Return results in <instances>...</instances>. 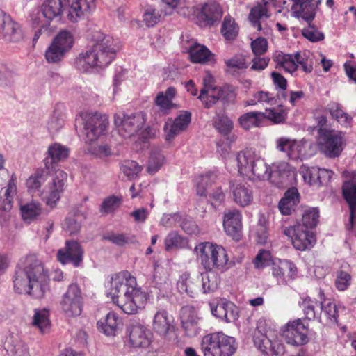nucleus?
I'll return each instance as SVG.
<instances>
[{
    "label": "nucleus",
    "mask_w": 356,
    "mask_h": 356,
    "mask_svg": "<svg viewBox=\"0 0 356 356\" xmlns=\"http://www.w3.org/2000/svg\"><path fill=\"white\" fill-rule=\"evenodd\" d=\"M299 202V194L296 188L286 191L284 196L279 202V209L283 215H289Z\"/></svg>",
    "instance_id": "c9c22d12"
},
{
    "label": "nucleus",
    "mask_w": 356,
    "mask_h": 356,
    "mask_svg": "<svg viewBox=\"0 0 356 356\" xmlns=\"http://www.w3.org/2000/svg\"><path fill=\"white\" fill-rule=\"evenodd\" d=\"M264 117V113L250 111L241 115L238 119V122L243 129L248 131L261 127Z\"/></svg>",
    "instance_id": "f704fd0d"
},
{
    "label": "nucleus",
    "mask_w": 356,
    "mask_h": 356,
    "mask_svg": "<svg viewBox=\"0 0 356 356\" xmlns=\"http://www.w3.org/2000/svg\"><path fill=\"white\" fill-rule=\"evenodd\" d=\"M342 193L350 212L356 211V181L353 179L346 181L342 186Z\"/></svg>",
    "instance_id": "a18cd8bd"
},
{
    "label": "nucleus",
    "mask_w": 356,
    "mask_h": 356,
    "mask_svg": "<svg viewBox=\"0 0 356 356\" xmlns=\"http://www.w3.org/2000/svg\"><path fill=\"white\" fill-rule=\"evenodd\" d=\"M106 294L127 314H135L143 310L148 300L147 293L138 286L136 277L128 271L112 275Z\"/></svg>",
    "instance_id": "f257e3e1"
},
{
    "label": "nucleus",
    "mask_w": 356,
    "mask_h": 356,
    "mask_svg": "<svg viewBox=\"0 0 356 356\" xmlns=\"http://www.w3.org/2000/svg\"><path fill=\"white\" fill-rule=\"evenodd\" d=\"M172 318L164 309L158 310L154 316L152 322L153 330L161 336L166 334L173 330Z\"/></svg>",
    "instance_id": "7c9ffc66"
},
{
    "label": "nucleus",
    "mask_w": 356,
    "mask_h": 356,
    "mask_svg": "<svg viewBox=\"0 0 356 356\" xmlns=\"http://www.w3.org/2000/svg\"><path fill=\"white\" fill-rule=\"evenodd\" d=\"M296 63L300 65L302 70L306 73H310L313 70V58L309 51L296 52Z\"/></svg>",
    "instance_id": "680f3d73"
},
{
    "label": "nucleus",
    "mask_w": 356,
    "mask_h": 356,
    "mask_svg": "<svg viewBox=\"0 0 356 356\" xmlns=\"http://www.w3.org/2000/svg\"><path fill=\"white\" fill-rule=\"evenodd\" d=\"M282 336L288 344L296 346L306 344L309 341L307 327L300 319L288 323L282 331Z\"/></svg>",
    "instance_id": "f3484780"
},
{
    "label": "nucleus",
    "mask_w": 356,
    "mask_h": 356,
    "mask_svg": "<svg viewBox=\"0 0 356 356\" xmlns=\"http://www.w3.org/2000/svg\"><path fill=\"white\" fill-rule=\"evenodd\" d=\"M318 145L320 150L328 158L338 157L342 150L343 137L334 130L319 129Z\"/></svg>",
    "instance_id": "9b49d317"
},
{
    "label": "nucleus",
    "mask_w": 356,
    "mask_h": 356,
    "mask_svg": "<svg viewBox=\"0 0 356 356\" xmlns=\"http://www.w3.org/2000/svg\"><path fill=\"white\" fill-rule=\"evenodd\" d=\"M261 1V2L257 3V4L251 9L249 15V19L252 25L257 29V31L262 29L260 20L264 17L268 18L270 17L266 8L268 1L266 0Z\"/></svg>",
    "instance_id": "e433bc0d"
},
{
    "label": "nucleus",
    "mask_w": 356,
    "mask_h": 356,
    "mask_svg": "<svg viewBox=\"0 0 356 356\" xmlns=\"http://www.w3.org/2000/svg\"><path fill=\"white\" fill-rule=\"evenodd\" d=\"M83 251L81 245L75 241H67L65 247L58 250V260L63 264L72 263L78 267L83 260Z\"/></svg>",
    "instance_id": "412c9836"
},
{
    "label": "nucleus",
    "mask_w": 356,
    "mask_h": 356,
    "mask_svg": "<svg viewBox=\"0 0 356 356\" xmlns=\"http://www.w3.org/2000/svg\"><path fill=\"white\" fill-rule=\"evenodd\" d=\"M106 239L119 246H122L128 243H133L136 241L134 236L118 233L109 234L106 237Z\"/></svg>",
    "instance_id": "774afa93"
},
{
    "label": "nucleus",
    "mask_w": 356,
    "mask_h": 356,
    "mask_svg": "<svg viewBox=\"0 0 356 356\" xmlns=\"http://www.w3.org/2000/svg\"><path fill=\"white\" fill-rule=\"evenodd\" d=\"M49 275L42 263L35 254L22 258L13 277L14 291L42 298L49 290Z\"/></svg>",
    "instance_id": "f03ea898"
},
{
    "label": "nucleus",
    "mask_w": 356,
    "mask_h": 356,
    "mask_svg": "<svg viewBox=\"0 0 356 356\" xmlns=\"http://www.w3.org/2000/svg\"><path fill=\"white\" fill-rule=\"evenodd\" d=\"M200 349L204 356H232L237 343L232 337L222 332H213L202 337Z\"/></svg>",
    "instance_id": "6e6552de"
},
{
    "label": "nucleus",
    "mask_w": 356,
    "mask_h": 356,
    "mask_svg": "<svg viewBox=\"0 0 356 356\" xmlns=\"http://www.w3.org/2000/svg\"><path fill=\"white\" fill-rule=\"evenodd\" d=\"M6 356H29V347L17 333H10L3 341Z\"/></svg>",
    "instance_id": "5701e85b"
},
{
    "label": "nucleus",
    "mask_w": 356,
    "mask_h": 356,
    "mask_svg": "<svg viewBox=\"0 0 356 356\" xmlns=\"http://www.w3.org/2000/svg\"><path fill=\"white\" fill-rule=\"evenodd\" d=\"M47 179V173L42 169L37 170L32 174L26 180V187L28 190L34 193L39 191L42 184L44 183Z\"/></svg>",
    "instance_id": "3c124183"
},
{
    "label": "nucleus",
    "mask_w": 356,
    "mask_h": 356,
    "mask_svg": "<svg viewBox=\"0 0 356 356\" xmlns=\"http://www.w3.org/2000/svg\"><path fill=\"white\" fill-rule=\"evenodd\" d=\"M264 114V118H267L277 124L284 122L286 116V113L281 106L277 108H268Z\"/></svg>",
    "instance_id": "338daca9"
},
{
    "label": "nucleus",
    "mask_w": 356,
    "mask_h": 356,
    "mask_svg": "<svg viewBox=\"0 0 356 356\" xmlns=\"http://www.w3.org/2000/svg\"><path fill=\"white\" fill-rule=\"evenodd\" d=\"M31 19L33 26L35 28L38 27V29L35 31L33 38V42H35L43 33L49 30L50 23L47 21H44L40 17V13L39 12L33 13L31 15Z\"/></svg>",
    "instance_id": "864d4df0"
},
{
    "label": "nucleus",
    "mask_w": 356,
    "mask_h": 356,
    "mask_svg": "<svg viewBox=\"0 0 356 356\" xmlns=\"http://www.w3.org/2000/svg\"><path fill=\"white\" fill-rule=\"evenodd\" d=\"M119 49L113 37L99 34L94 45L76 58V67L83 72L94 68L105 67L113 60Z\"/></svg>",
    "instance_id": "7ed1b4c3"
},
{
    "label": "nucleus",
    "mask_w": 356,
    "mask_h": 356,
    "mask_svg": "<svg viewBox=\"0 0 356 356\" xmlns=\"http://www.w3.org/2000/svg\"><path fill=\"white\" fill-rule=\"evenodd\" d=\"M293 4L292 10L298 17L305 20L309 26L302 31V35L312 42H318L324 39V34L318 31L316 28L310 24L316 15L318 6L321 4V0H292Z\"/></svg>",
    "instance_id": "1a4fd4ad"
},
{
    "label": "nucleus",
    "mask_w": 356,
    "mask_h": 356,
    "mask_svg": "<svg viewBox=\"0 0 356 356\" xmlns=\"http://www.w3.org/2000/svg\"><path fill=\"white\" fill-rule=\"evenodd\" d=\"M297 273L296 266L289 260L279 259L273 262L272 275L278 284H286L296 278Z\"/></svg>",
    "instance_id": "aec40b11"
},
{
    "label": "nucleus",
    "mask_w": 356,
    "mask_h": 356,
    "mask_svg": "<svg viewBox=\"0 0 356 356\" xmlns=\"http://www.w3.org/2000/svg\"><path fill=\"white\" fill-rule=\"evenodd\" d=\"M24 38L21 25L0 9V39L6 43H17Z\"/></svg>",
    "instance_id": "dca6fc26"
},
{
    "label": "nucleus",
    "mask_w": 356,
    "mask_h": 356,
    "mask_svg": "<svg viewBox=\"0 0 356 356\" xmlns=\"http://www.w3.org/2000/svg\"><path fill=\"white\" fill-rule=\"evenodd\" d=\"M121 325V320L113 312H109L104 319L97 322L99 331L107 336H115Z\"/></svg>",
    "instance_id": "72a5a7b5"
},
{
    "label": "nucleus",
    "mask_w": 356,
    "mask_h": 356,
    "mask_svg": "<svg viewBox=\"0 0 356 356\" xmlns=\"http://www.w3.org/2000/svg\"><path fill=\"white\" fill-rule=\"evenodd\" d=\"M307 142L280 137L276 140V149L291 160L302 159L306 156Z\"/></svg>",
    "instance_id": "a211bd4d"
},
{
    "label": "nucleus",
    "mask_w": 356,
    "mask_h": 356,
    "mask_svg": "<svg viewBox=\"0 0 356 356\" xmlns=\"http://www.w3.org/2000/svg\"><path fill=\"white\" fill-rule=\"evenodd\" d=\"M64 124V118L62 112L55 109L49 118L47 127L50 132H56L60 130Z\"/></svg>",
    "instance_id": "0e129e2a"
},
{
    "label": "nucleus",
    "mask_w": 356,
    "mask_h": 356,
    "mask_svg": "<svg viewBox=\"0 0 356 356\" xmlns=\"http://www.w3.org/2000/svg\"><path fill=\"white\" fill-rule=\"evenodd\" d=\"M72 33L67 30H61L53 39L52 43L67 53L74 44Z\"/></svg>",
    "instance_id": "37998d69"
},
{
    "label": "nucleus",
    "mask_w": 356,
    "mask_h": 356,
    "mask_svg": "<svg viewBox=\"0 0 356 356\" xmlns=\"http://www.w3.org/2000/svg\"><path fill=\"white\" fill-rule=\"evenodd\" d=\"M129 343L134 348H145L149 345L150 332L140 324H132L127 328Z\"/></svg>",
    "instance_id": "393cba45"
},
{
    "label": "nucleus",
    "mask_w": 356,
    "mask_h": 356,
    "mask_svg": "<svg viewBox=\"0 0 356 356\" xmlns=\"http://www.w3.org/2000/svg\"><path fill=\"white\" fill-rule=\"evenodd\" d=\"M200 277H192L187 273H183L179 277L177 283V287L181 293H186L190 297H194L200 290L199 284Z\"/></svg>",
    "instance_id": "2f4dec72"
},
{
    "label": "nucleus",
    "mask_w": 356,
    "mask_h": 356,
    "mask_svg": "<svg viewBox=\"0 0 356 356\" xmlns=\"http://www.w3.org/2000/svg\"><path fill=\"white\" fill-rule=\"evenodd\" d=\"M273 60L277 66L282 67L289 73H293L298 69L296 54H289L282 51L276 52L273 56Z\"/></svg>",
    "instance_id": "4c0bfd02"
},
{
    "label": "nucleus",
    "mask_w": 356,
    "mask_h": 356,
    "mask_svg": "<svg viewBox=\"0 0 356 356\" xmlns=\"http://www.w3.org/2000/svg\"><path fill=\"white\" fill-rule=\"evenodd\" d=\"M202 284L201 290L204 293L216 291L220 284L219 277L212 271L202 273L200 275Z\"/></svg>",
    "instance_id": "a19ab883"
},
{
    "label": "nucleus",
    "mask_w": 356,
    "mask_h": 356,
    "mask_svg": "<svg viewBox=\"0 0 356 356\" xmlns=\"http://www.w3.org/2000/svg\"><path fill=\"white\" fill-rule=\"evenodd\" d=\"M227 88L218 89L217 90H210L204 92V97L202 98V92H200L198 98L202 102L205 108H209L212 107L220 97H224L223 93L227 91Z\"/></svg>",
    "instance_id": "6e6d98bb"
},
{
    "label": "nucleus",
    "mask_w": 356,
    "mask_h": 356,
    "mask_svg": "<svg viewBox=\"0 0 356 356\" xmlns=\"http://www.w3.org/2000/svg\"><path fill=\"white\" fill-rule=\"evenodd\" d=\"M67 175L63 170L58 169L50 182L45 186L42 193V197L46 204L54 207L60 199L66 186Z\"/></svg>",
    "instance_id": "2eb2a0df"
},
{
    "label": "nucleus",
    "mask_w": 356,
    "mask_h": 356,
    "mask_svg": "<svg viewBox=\"0 0 356 356\" xmlns=\"http://www.w3.org/2000/svg\"><path fill=\"white\" fill-rule=\"evenodd\" d=\"M217 175L214 172H208L200 175L197 179V194L200 196L207 195V188L215 181Z\"/></svg>",
    "instance_id": "5fc2aeb1"
},
{
    "label": "nucleus",
    "mask_w": 356,
    "mask_h": 356,
    "mask_svg": "<svg viewBox=\"0 0 356 356\" xmlns=\"http://www.w3.org/2000/svg\"><path fill=\"white\" fill-rule=\"evenodd\" d=\"M83 296L76 284H70L60 302L62 312L68 317L79 316L82 312Z\"/></svg>",
    "instance_id": "ddd939ff"
},
{
    "label": "nucleus",
    "mask_w": 356,
    "mask_h": 356,
    "mask_svg": "<svg viewBox=\"0 0 356 356\" xmlns=\"http://www.w3.org/2000/svg\"><path fill=\"white\" fill-rule=\"evenodd\" d=\"M223 227L225 232L234 239L238 240L242 232V215L237 209L225 212L223 218Z\"/></svg>",
    "instance_id": "a878e982"
},
{
    "label": "nucleus",
    "mask_w": 356,
    "mask_h": 356,
    "mask_svg": "<svg viewBox=\"0 0 356 356\" xmlns=\"http://www.w3.org/2000/svg\"><path fill=\"white\" fill-rule=\"evenodd\" d=\"M229 190L233 201L240 207H244L252 203L253 191L246 183L230 181Z\"/></svg>",
    "instance_id": "b1692460"
},
{
    "label": "nucleus",
    "mask_w": 356,
    "mask_h": 356,
    "mask_svg": "<svg viewBox=\"0 0 356 356\" xmlns=\"http://www.w3.org/2000/svg\"><path fill=\"white\" fill-rule=\"evenodd\" d=\"M23 220L27 222L36 219L42 213L41 204L36 201H31L20 206Z\"/></svg>",
    "instance_id": "ea45409f"
},
{
    "label": "nucleus",
    "mask_w": 356,
    "mask_h": 356,
    "mask_svg": "<svg viewBox=\"0 0 356 356\" xmlns=\"http://www.w3.org/2000/svg\"><path fill=\"white\" fill-rule=\"evenodd\" d=\"M282 232L291 239L293 247L298 250L304 251L310 249L316 243L314 234L303 228L301 224L282 227Z\"/></svg>",
    "instance_id": "f8f14e48"
},
{
    "label": "nucleus",
    "mask_w": 356,
    "mask_h": 356,
    "mask_svg": "<svg viewBox=\"0 0 356 356\" xmlns=\"http://www.w3.org/2000/svg\"><path fill=\"white\" fill-rule=\"evenodd\" d=\"M238 26L234 19L226 16L221 27V33L227 40H234L238 35Z\"/></svg>",
    "instance_id": "4d7b16f0"
},
{
    "label": "nucleus",
    "mask_w": 356,
    "mask_h": 356,
    "mask_svg": "<svg viewBox=\"0 0 356 356\" xmlns=\"http://www.w3.org/2000/svg\"><path fill=\"white\" fill-rule=\"evenodd\" d=\"M351 283V275L347 271L340 270L337 272L335 286L341 291L346 290Z\"/></svg>",
    "instance_id": "69168bd1"
},
{
    "label": "nucleus",
    "mask_w": 356,
    "mask_h": 356,
    "mask_svg": "<svg viewBox=\"0 0 356 356\" xmlns=\"http://www.w3.org/2000/svg\"><path fill=\"white\" fill-rule=\"evenodd\" d=\"M326 110L330 113L331 116L337 120L343 126H348L351 123L352 118L346 113H345L341 107V105L334 102L329 103L326 107Z\"/></svg>",
    "instance_id": "c03bdc74"
},
{
    "label": "nucleus",
    "mask_w": 356,
    "mask_h": 356,
    "mask_svg": "<svg viewBox=\"0 0 356 356\" xmlns=\"http://www.w3.org/2000/svg\"><path fill=\"white\" fill-rule=\"evenodd\" d=\"M301 307L307 319L312 320L318 318L319 312L316 310V307H318V303L316 301L312 300L310 298H306L302 300Z\"/></svg>",
    "instance_id": "e2e57ef3"
},
{
    "label": "nucleus",
    "mask_w": 356,
    "mask_h": 356,
    "mask_svg": "<svg viewBox=\"0 0 356 356\" xmlns=\"http://www.w3.org/2000/svg\"><path fill=\"white\" fill-rule=\"evenodd\" d=\"M233 161L236 163L241 175L253 181L268 179L273 175H281L288 168L286 163H280L273 164L270 168L262 158L251 150L238 152Z\"/></svg>",
    "instance_id": "39448f33"
},
{
    "label": "nucleus",
    "mask_w": 356,
    "mask_h": 356,
    "mask_svg": "<svg viewBox=\"0 0 356 356\" xmlns=\"http://www.w3.org/2000/svg\"><path fill=\"white\" fill-rule=\"evenodd\" d=\"M319 218V211L317 208H310L306 210L302 215V224L305 229H312L315 227Z\"/></svg>",
    "instance_id": "bf43d9fd"
},
{
    "label": "nucleus",
    "mask_w": 356,
    "mask_h": 356,
    "mask_svg": "<svg viewBox=\"0 0 356 356\" xmlns=\"http://www.w3.org/2000/svg\"><path fill=\"white\" fill-rule=\"evenodd\" d=\"M32 325L42 333L48 332L51 325L49 311L46 309H35Z\"/></svg>",
    "instance_id": "58836bf2"
},
{
    "label": "nucleus",
    "mask_w": 356,
    "mask_h": 356,
    "mask_svg": "<svg viewBox=\"0 0 356 356\" xmlns=\"http://www.w3.org/2000/svg\"><path fill=\"white\" fill-rule=\"evenodd\" d=\"M177 91L174 87H169L165 92H159L155 98V104L159 108L163 115H167L175 107L172 99L176 96Z\"/></svg>",
    "instance_id": "473e14b6"
},
{
    "label": "nucleus",
    "mask_w": 356,
    "mask_h": 356,
    "mask_svg": "<svg viewBox=\"0 0 356 356\" xmlns=\"http://www.w3.org/2000/svg\"><path fill=\"white\" fill-rule=\"evenodd\" d=\"M69 155L68 149L59 144L54 143L48 147L47 156L44 159V164L47 170H53L55 163L64 161Z\"/></svg>",
    "instance_id": "c85d7f7f"
},
{
    "label": "nucleus",
    "mask_w": 356,
    "mask_h": 356,
    "mask_svg": "<svg viewBox=\"0 0 356 356\" xmlns=\"http://www.w3.org/2000/svg\"><path fill=\"white\" fill-rule=\"evenodd\" d=\"M213 124L214 127L222 135H228L233 129V122L226 115L218 113L213 118Z\"/></svg>",
    "instance_id": "09e8293b"
},
{
    "label": "nucleus",
    "mask_w": 356,
    "mask_h": 356,
    "mask_svg": "<svg viewBox=\"0 0 356 356\" xmlns=\"http://www.w3.org/2000/svg\"><path fill=\"white\" fill-rule=\"evenodd\" d=\"M86 143L96 140L106 130L108 121L106 115L98 113H82L80 115Z\"/></svg>",
    "instance_id": "9d476101"
},
{
    "label": "nucleus",
    "mask_w": 356,
    "mask_h": 356,
    "mask_svg": "<svg viewBox=\"0 0 356 356\" xmlns=\"http://www.w3.org/2000/svg\"><path fill=\"white\" fill-rule=\"evenodd\" d=\"M254 343L266 356H279L284 352V346L277 339L276 330L270 321L265 318H260L257 323Z\"/></svg>",
    "instance_id": "423d86ee"
},
{
    "label": "nucleus",
    "mask_w": 356,
    "mask_h": 356,
    "mask_svg": "<svg viewBox=\"0 0 356 356\" xmlns=\"http://www.w3.org/2000/svg\"><path fill=\"white\" fill-rule=\"evenodd\" d=\"M321 312H323L330 323H337L339 311L337 305L334 302L330 300L322 301L320 314Z\"/></svg>",
    "instance_id": "603ef678"
},
{
    "label": "nucleus",
    "mask_w": 356,
    "mask_h": 356,
    "mask_svg": "<svg viewBox=\"0 0 356 356\" xmlns=\"http://www.w3.org/2000/svg\"><path fill=\"white\" fill-rule=\"evenodd\" d=\"M222 16V9L216 3H206L202 6L197 17L204 25H213L218 22Z\"/></svg>",
    "instance_id": "cd10ccee"
},
{
    "label": "nucleus",
    "mask_w": 356,
    "mask_h": 356,
    "mask_svg": "<svg viewBox=\"0 0 356 356\" xmlns=\"http://www.w3.org/2000/svg\"><path fill=\"white\" fill-rule=\"evenodd\" d=\"M200 318L192 307H185L181 310V322L187 336L193 337L200 331Z\"/></svg>",
    "instance_id": "bb28decb"
},
{
    "label": "nucleus",
    "mask_w": 356,
    "mask_h": 356,
    "mask_svg": "<svg viewBox=\"0 0 356 356\" xmlns=\"http://www.w3.org/2000/svg\"><path fill=\"white\" fill-rule=\"evenodd\" d=\"M83 220V216L80 213L70 215L65 219L63 228L70 235L76 234L81 230Z\"/></svg>",
    "instance_id": "49530a36"
},
{
    "label": "nucleus",
    "mask_w": 356,
    "mask_h": 356,
    "mask_svg": "<svg viewBox=\"0 0 356 356\" xmlns=\"http://www.w3.org/2000/svg\"><path fill=\"white\" fill-rule=\"evenodd\" d=\"M9 181L6 187L1 188L3 195L0 200V210L8 212L13 207V199L17 194V177L13 173L8 178Z\"/></svg>",
    "instance_id": "c756f323"
},
{
    "label": "nucleus",
    "mask_w": 356,
    "mask_h": 356,
    "mask_svg": "<svg viewBox=\"0 0 356 356\" xmlns=\"http://www.w3.org/2000/svg\"><path fill=\"white\" fill-rule=\"evenodd\" d=\"M145 122V115L141 112L131 115L118 113L114 116V123L120 134L124 138L130 137L137 133Z\"/></svg>",
    "instance_id": "4468645a"
},
{
    "label": "nucleus",
    "mask_w": 356,
    "mask_h": 356,
    "mask_svg": "<svg viewBox=\"0 0 356 356\" xmlns=\"http://www.w3.org/2000/svg\"><path fill=\"white\" fill-rule=\"evenodd\" d=\"M165 161V156L159 149L152 150L147 166V172L150 175L155 174L163 166Z\"/></svg>",
    "instance_id": "8fccbe9b"
},
{
    "label": "nucleus",
    "mask_w": 356,
    "mask_h": 356,
    "mask_svg": "<svg viewBox=\"0 0 356 356\" xmlns=\"http://www.w3.org/2000/svg\"><path fill=\"white\" fill-rule=\"evenodd\" d=\"M300 174L305 182L311 186L320 187L330 180L333 172L325 168L302 165L300 168Z\"/></svg>",
    "instance_id": "4be33fe9"
},
{
    "label": "nucleus",
    "mask_w": 356,
    "mask_h": 356,
    "mask_svg": "<svg viewBox=\"0 0 356 356\" xmlns=\"http://www.w3.org/2000/svg\"><path fill=\"white\" fill-rule=\"evenodd\" d=\"M194 251L197 259L206 270L223 271L225 269L229 258L226 250L222 246L204 242L198 244Z\"/></svg>",
    "instance_id": "0eeeda50"
},
{
    "label": "nucleus",
    "mask_w": 356,
    "mask_h": 356,
    "mask_svg": "<svg viewBox=\"0 0 356 356\" xmlns=\"http://www.w3.org/2000/svg\"><path fill=\"white\" fill-rule=\"evenodd\" d=\"M44 0L39 12L40 17L47 22L62 19L65 11L67 18L72 22H77L83 16L95 9V0Z\"/></svg>",
    "instance_id": "20e7f679"
},
{
    "label": "nucleus",
    "mask_w": 356,
    "mask_h": 356,
    "mask_svg": "<svg viewBox=\"0 0 356 356\" xmlns=\"http://www.w3.org/2000/svg\"><path fill=\"white\" fill-rule=\"evenodd\" d=\"M259 103L272 106L276 104V99L272 93L261 90L255 92L250 99L245 102L244 106H255Z\"/></svg>",
    "instance_id": "de8ad7c7"
},
{
    "label": "nucleus",
    "mask_w": 356,
    "mask_h": 356,
    "mask_svg": "<svg viewBox=\"0 0 356 356\" xmlns=\"http://www.w3.org/2000/svg\"><path fill=\"white\" fill-rule=\"evenodd\" d=\"M191 121V113L189 111H183L174 120L168 118L165 123L163 130L165 140H172L177 136L186 129Z\"/></svg>",
    "instance_id": "6ab92c4d"
},
{
    "label": "nucleus",
    "mask_w": 356,
    "mask_h": 356,
    "mask_svg": "<svg viewBox=\"0 0 356 356\" xmlns=\"http://www.w3.org/2000/svg\"><path fill=\"white\" fill-rule=\"evenodd\" d=\"M66 54L51 42L45 51V58L49 63H57L63 59Z\"/></svg>",
    "instance_id": "052dcab7"
},
{
    "label": "nucleus",
    "mask_w": 356,
    "mask_h": 356,
    "mask_svg": "<svg viewBox=\"0 0 356 356\" xmlns=\"http://www.w3.org/2000/svg\"><path fill=\"white\" fill-rule=\"evenodd\" d=\"M143 167L135 161L127 160L122 163L120 170L129 179H134L141 172Z\"/></svg>",
    "instance_id": "13d9d810"
},
{
    "label": "nucleus",
    "mask_w": 356,
    "mask_h": 356,
    "mask_svg": "<svg viewBox=\"0 0 356 356\" xmlns=\"http://www.w3.org/2000/svg\"><path fill=\"white\" fill-rule=\"evenodd\" d=\"M211 52L200 44H195L189 49V56L193 63H204L210 60Z\"/></svg>",
    "instance_id": "79ce46f5"
}]
</instances>
